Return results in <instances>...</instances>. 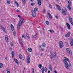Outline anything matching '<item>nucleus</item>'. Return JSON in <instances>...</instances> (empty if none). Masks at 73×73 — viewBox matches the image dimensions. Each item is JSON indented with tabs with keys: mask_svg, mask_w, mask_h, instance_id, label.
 <instances>
[{
	"mask_svg": "<svg viewBox=\"0 0 73 73\" xmlns=\"http://www.w3.org/2000/svg\"><path fill=\"white\" fill-rule=\"evenodd\" d=\"M65 59L64 60L63 62L65 63V66L66 69H69V66H72V65L70 63V60L68 58L64 57Z\"/></svg>",
	"mask_w": 73,
	"mask_h": 73,
	"instance_id": "f257e3e1",
	"label": "nucleus"
},
{
	"mask_svg": "<svg viewBox=\"0 0 73 73\" xmlns=\"http://www.w3.org/2000/svg\"><path fill=\"white\" fill-rule=\"evenodd\" d=\"M23 21H24V18L21 19L20 20L19 24H18L17 25V29H19L20 27V26L22 25V24H23Z\"/></svg>",
	"mask_w": 73,
	"mask_h": 73,
	"instance_id": "f03ea898",
	"label": "nucleus"
},
{
	"mask_svg": "<svg viewBox=\"0 0 73 73\" xmlns=\"http://www.w3.org/2000/svg\"><path fill=\"white\" fill-rule=\"evenodd\" d=\"M67 2H68V8L69 10L70 11L71 10V7L70 6L72 5V4H71V2H70V0H67Z\"/></svg>",
	"mask_w": 73,
	"mask_h": 73,
	"instance_id": "7ed1b4c3",
	"label": "nucleus"
},
{
	"mask_svg": "<svg viewBox=\"0 0 73 73\" xmlns=\"http://www.w3.org/2000/svg\"><path fill=\"white\" fill-rule=\"evenodd\" d=\"M34 11L32 12V16L33 17H35L36 16V14H35V12H37L38 11V8H35L34 9Z\"/></svg>",
	"mask_w": 73,
	"mask_h": 73,
	"instance_id": "20e7f679",
	"label": "nucleus"
},
{
	"mask_svg": "<svg viewBox=\"0 0 73 73\" xmlns=\"http://www.w3.org/2000/svg\"><path fill=\"white\" fill-rule=\"evenodd\" d=\"M66 50H67L68 53H69L70 54V55H72V51H71V50H70V48H67Z\"/></svg>",
	"mask_w": 73,
	"mask_h": 73,
	"instance_id": "39448f33",
	"label": "nucleus"
},
{
	"mask_svg": "<svg viewBox=\"0 0 73 73\" xmlns=\"http://www.w3.org/2000/svg\"><path fill=\"white\" fill-rule=\"evenodd\" d=\"M63 42L62 41H60L59 42V47L60 48H61L63 47Z\"/></svg>",
	"mask_w": 73,
	"mask_h": 73,
	"instance_id": "423d86ee",
	"label": "nucleus"
},
{
	"mask_svg": "<svg viewBox=\"0 0 73 73\" xmlns=\"http://www.w3.org/2000/svg\"><path fill=\"white\" fill-rule=\"evenodd\" d=\"M69 20L70 21L71 24L73 26V22H72V18L70 17L69 16Z\"/></svg>",
	"mask_w": 73,
	"mask_h": 73,
	"instance_id": "0eeeda50",
	"label": "nucleus"
},
{
	"mask_svg": "<svg viewBox=\"0 0 73 73\" xmlns=\"http://www.w3.org/2000/svg\"><path fill=\"white\" fill-rule=\"evenodd\" d=\"M31 61V59H30V57L29 56L27 57V62L28 64H30V62Z\"/></svg>",
	"mask_w": 73,
	"mask_h": 73,
	"instance_id": "6e6552de",
	"label": "nucleus"
},
{
	"mask_svg": "<svg viewBox=\"0 0 73 73\" xmlns=\"http://www.w3.org/2000/svg\"><path fill=\"white\" fill-rule=\"evenodd\" d=\"M38 4L39 5H41V0H37Z\"/></svg>",
	"mask_w": 73,
	"mask_h": 73,
	"instance_id": "1a4fd4ad",
	"label": "nucleus"
},
{
	"mask_svg": "<svg viewBox=\"0 0 73 73\" xmlns=\"http://www.w3.org/2000/svg\"><path fill=\"white\" fill-rule=\"evenodd\" d=\"M66 25L68 28V29H70V25L68 23H66Z\"/></svg>",
	"mask_w": 73,
	"mask_h": 73,
	"instance_id": "9d476101",
	"label": "nucleus"
},
{
	"mask_svg": "<svg viewBox=\"0 0 73 73\" xmlns=\"http://www.w3.org/2000/svg\"><path fill=\"white\" fill-rule=\"evenodd\" d=\"M11 31H13L14 29V27L13 25L12 24L11 25Z\"/></svg>",
	"mask_w": 73,
	"mask_h": 73,
	"instance_id": "9b49d317",
	"label": "nucleus"
},
{
	"mask_svg": "<svg viewBox=\"0 0 73 73\" xmlns=\"http://www.w3.org/2000/svg\"><path fill=\"white\" fill-rule=\"evenodd\" d=\"M15 61V62L17 64H19V61L17 60V59L16 58H14V59Z\"/></svg>",
	"mask_w": 73,
	"mask_h": 73,
	"instance_id": "f8f14e48",
	"label": "nucleus"
},
{
	"mask_svg": "<svg viewBox=\"0 0 73 73\" xmlns=\"http://www.w3.org/2000/svg\"><path fill=\"white\" fill-rule=\"evenodd\" d=\"M62 12L63 15H66V14L64 10H62Z\"/></svg>",
	"mask_w": 73,
	"mask_h": 73,
	"instance_id": "ddd939ff",
	"label": "nucleus"
},
{
	"mask_svg": "<svg viewBox=\"0 0 73 73\" xmlns=\"http://www.w3.org/2000/svg\"><path fill=\"white\" fill-rule=\"evenodd\" d=\"M70 35V32H69L66 35V37H69Z\"/></svg>",
	"mask_w": 73,
	"mask_h": 73,
	"instance_id": "4468645a",
	"label": "nucleus"
},
{
	"mask_svg": "<svg viewBox=\"0 0 73 73\" xmlns=\"http://www.w3.org/2000/svg\"><path fill=\"white\" fill-rule=\"evenodd\" d=\"M48 67L49 69H50V70H52V66H51L50 64L49 65Z\"/></svg>",
	"mask_w": 73,
	"mask_h": 73,
	"instance_id": "2eb2a0df",
	"label": "nucleus"
},
{
	"mask_svg": "<svg viewBox=\"0 0 73 73\" xmlns=\"http://www.w3.org/2000/svg\"><path fill=\"white\" fill-rule=\"evenodd\" d=\"M37 34H36V35L34 36L33 35L32 36V37H33V38H37Z\"/></svg>",
	"mask_w": 73,
	"mask_h": 73,
	"instance_id": "dca6fc26",
	"label": "nucleus"
},
{
	"mask_svg": "<svg viewBox=\"0 0 73 73\" xmlns=\"http://www.w3.org/2000/svg\"><path fill=\"white\" fill-rule=\"evenodd\" d=\"M28 50L29 52H32V48H28Z\"/></svg>",
	"mask_w": 73,
	"mask_h": 73,
	"instance_id": "f3484780",
	"label": "nucleus"
},
{
	"mask_svg": "<svg viewBox=\"0 0 73 73\" xmlns=\"http://www.w3.org/2000/svg\"><path fill=\"white\" fill-rule=\"evenodd\" d=\"M1 28L3 30V31L4 32H6L5 31V29L4 28V27H2V26H1Z\"/></svg>",
	"mask_w": 73,
	"mask_h": 73,
	"instance_id": "a211bd4d",
	"label": "nucleus"
},
{
	"mask_svg": "<svg viewBox=\"0 0 73 73\" xmlns=\"http://www.w3.org/2000/svg\"><path fill=\"white\" fill-rule=\"evenodd\" d=\"M26 35L28 38H30V37H29V35L27 33H26Z\"/></svg>",
	"mask_w": 73,
	"mask_h": 73,
	"instance_id": "6ab92c4d",
	"label": "nucleus"
},
{
	"mask_svg": "<svg viewBox=\"0 0 73 73\" xmlns=\"http://www.w3.org/2000/svg\"><path fill=\"white\" fill-rule=\"evenodd\" d=\"M38 67L39 68H40V69L41 68V67H42V65H41V64H39L38 66Z\"/></svg>",
	"mask_w": 73,
	"mask_h": 73,
	"instance_id": "aec40b11",
	"label": "nucleus"
},
{
	"mask_svg": "<svg viewBox=\"0 0 73 73\" xmlns=\"http://www.w3.org/2000/svg\"><path fill=\"white\" fill-rule=\"evenodd\" d=\"M19 57L21 59L23 58V56L21 54H19Z\"/></svg>",
	"mask_w": 73,
	"mask_h": 73,
	"instance_id": "412c9836",
	"label": "nucleus"
},
{
	"mask_svg": "<svg viewBox=\"0 0 73 73\" xmlns=\"http://www.w3.org/2000/svg\"><path fill=\"white\" fill-rule=\"evenodd\" d=\"M3 63H0V68H3Z\"/></svg>",
	"mask_w": 73,
	"mask_h": 73,
	"instance_id": "4be33fe9",
	"label": "nucleus"
},
{
	"mask_svg": "<svg viewBox=\"0 0 73 73\" xmlns=\"http://www.w3.org/2000/svg\"><path fill=\"white\" fill-rule=\"evenodd\" d=\"M15 3L16 4H17V5L18 7H19V4L17 2V1H15Z\"/></svg>",
	"mask_w": 73,
	"mask_h": 73,
	"instance_id": "5701e85b",
	"label": "nucleus"
},
{
	"mask_svg": "<svg viewBox=\"0 0 73 73\" xmlns=\"http://www.w3.org/2000/svg\"><path fill=\"white\" fill-rule=\"evenodd\" d=\"M7 3L9 4H10V3H11V0H7Z\"/></svg>",
	"mask_w": 73,
	"mask_h": 73,
	"instance_id": "b1692460",
	"label": "nucleus"
},
{
	"mask_svg": "<svg viewBox=\"0 0 73 73\" xmlns=\"http://www.w3.org/2000/svg\"><path fill=\"white\" fill-rule=\"evenodd\" d=\"M58 9L59 11H61V7H60V6H58Z\"/></svg>",
	"mask_w": 73,
	"mask_h": 73,
	"instance_id": "393cba45",
	"label": "nucleus"
},
{
	"mask_svg": "<svg viewBox=\"0 0 73 73\" xmlns=\"http://www.w3.org/2000/svg\"><path fill=\"white\" fill-rule=\"evenodd\" d=\"M41 46H42L43 47H45V43H42V44L41 45Z\"/></svg>",
	"mask_w": 73,
	"mask_h": 73,
	"instance_id": "a878e982",
	"label": "nucleus"
},
{
	"mask_svg": "<svg viewBox=\"0 0 73 73\" xmlns=\"http://www.w3.org/2000/svg\"><path fill=\"white\" fill-rule=\"evenodd\" d=\"M46 23L47 25H49V22L48 21H46Z\"/></svg>",
	"mask_w": 73,
	"mask_h": 73,
	"instance_id": "bb28decb",
	"label": "nucleus"
},
{
	"mask_svg": "<svg viewBox=\"0 0 73 73\" xmlns=\"http://www.w3.org/2000/svg\"><path fill=\"white\" fill-rule=\"evenodd\" d=\"M54 56L55 57H57V54H56L54 53Z\"/></svg>",
	"mask_w": 73,
	"mask_h": 73,
	"instance_id": "cd10ccee",
	"label": "nucleus"
},
{
	"mask_svg": "<svg viewBox=\"0 0 73 73\" xmlns=\"http://www.w3.org/2000/svg\"><path fill=\"white\" fill-rule=\"evenodd\" d=\"M22 2L23 3V4L25 5V0H22Z\"/></svg>",
	"mask_w": 73,
	"mask_h": 73,
	"instance_id": "c85d7f7f",
	"label": "nucleus"
},
{
	"mask_svg": "<svg viewBox=\"0 0 73 73\" xmlns=\"http://www.w3.org/2000/svg\"><path fill=\"white\" fill-rule=\"evenodd\" d=\"M35 4V3H32L31 4V5H32V6H33V5H34Z\"/></svg>",
	"mask_w": 73,
	"mask_h": 73,
	"instance_id": "c756f323",
	"label": "nucleus"
},
{
	"mask_svg": "<svg viewBox=\"0 0 73 73\" xmlns=\"http://www.w3.org/2000/svg\"><path fill=\"white\" fill-rule=\"evenodd\" d=\"M11 55H14L15 54V53H14V51H13L11 53Z\"/></svg>",
	"mask_w": 73,
	"mask_h": 73,
	"instance_id": "7c9ffc66",
	"label": "nucleus"
},
{
	"mask_svg": "<svg viewBox=\"0 0 73 73\" xmlns=\"http://www.w3.org/2000/svg\"><path fill=\"white\" fill-rule=\"evenodd\" d=\"M41 51H42V52H43V51H44V48H41L40 49Z\"/></svg>",
	"mask_w": 73,
	"mask_h": 73,
	"instance_id": "2f4dec72",
	"label": "nucleus"
},
{
	"mask_svg": "<svg viewBox=\"0 0 73 73\" xmlns=\"http://www.w3.org/2000/svg\"><path fill=\"white\" fill-rule=\"evenodd\" d=\"M49 18L50 19H52V17L51 15H49Z\"/></svg>",
	"mask_w": 73,
	"mask_h": 73,
	"instance_id": "473e14b6",
	"label": "nucleus"
},
{
	"mask_svg": "<svg viewBox=\"0 0 73 73\" xmlns=\"http://www.w3.org/2000/svg\"><path fill=\"white\" fill-rule=\"evenodd\" d=\"M22 38H26V36H24L23 35H22Z\"/></svg>",
	"mask_w": 73,
	"mask_h": 73,
	"instance_id": "72a5a7b5",
	"label": "nucleus"
},
{
	"mask_svg": "<svg viewBox=\"0 0 73 73\" xmlns=\"http://www.w3.org/2000/svg\"><path fill=\"white\" fill-rule=\"evenodd\" d=\"M13 35H14V36H16V32L15 31H14V32L13 33Z\"/></svg>",
	"mask_w": 73,
	"mask_h": 73,
	"instance_id": "f704fd0d",
	"label": "nucleus"
},
{
	"mask_svg": "<svg viewBox=\"0 0 73 73\" xmlns=\"http://www.w3.org/2000/svg\"><path fill=\"white\" fill-rule=\"evenodd\" d=\"M50 57H51L52 58H53V55L52 54H51V55H50Z\"/></svg>",
	"mask_w": 73,
	"mask_h": 73,
	"instance_id": "c9c22d12",
	"label": "nucleus"
},
{
	"mask_svg": "<svg viewBox=\"0 0 73 73\" xmlns=\"http://www.w3.org/2000/svg\"><path fill=\"white\" fill-rule=\"evenodd\" d=\"M10 45H11V46H13V43L11 42L10 43Z\"/></svg>",
	"mask_w": 73,
	"mask_h": 73,
	"instance_id": "e433bc0d",
	"label": "nucleus"
},
{
	"mask_svg": "<svg viewBox=\"0 0 73 73\" xmlns=\"http://www.w3.org/2000/svg\"><path fill=\"white\" fill-rule=\"evenodd\" d=\"M49 7L50 8H51V9H52V6L50 4H49Z\"/></svg>",
	"mask_w": 73,
	"mask_h": 73,
	"instance_id": "4c0bfd02",
	"label": "nucleus"
},
{
	"mask_svg": "<svg viewBox=\"0 0 73 73\" xmlns=\"http://www.w3.org/2000/svg\"><path fill=\"white\" fill-rule=\"evenodd\" d=\"M42 73H44V69L42 68Z\"/></svg>",
	"mask_w": 73,
	"mask_h": 73,
	"instance_id": "58836bf2",
	"label": "nucleus"
},
{
	"mask_svg": "<svg viewBox=\"0 0 73 73\" xmlns=\"http://www.w3.org/2000/svg\"><path fill=\"white\" fill-rule=\"evenodd\" d=\"M44 71L45 72H46L47 71V68L46 67L44 68Z\"/></svg>",
	"mask_w": 73,
	"mask_h": 73,
	"instance_id": "ea45409f",
	"label": "nucleus"
},
{
	"mask_svg": "<svg viewBox=\"0 0 73 73\" xmlns=\"http://www.w3.org/2000/svg\"><path fill=\"white\" fill-rule=\"evenodd\" d=\"M9 50H10L11 51V50H12V48L11 47H9Z\"/></svg>",
	"mask_w": 73,
	"mask_h": 73,
	"instance_id": "a19ab883",
	"label": "nucleus"
},
{
	"mask_svg": "<svg viewBox=\"0 0 73 73\" xmlns=\"http://www.w3.org/2000/svg\"><path fill=\"white\" fill-rule=\"evenodd\" d=\"M71 45V46H73V42H71L70 43Z\"/></svg>",
	"mask_w": 73,
	"mask_h": 73,
	"instance_id": "79ce46f5",
	"label": "nucleus"
},
{
	"mask_svg": "<svg viewBox=\"0 0 73 73\" xmlns=\"http://www.w3.org/2000/svg\"><path fill=\"white\" fill-rule=\"evenodd\" d=\"M54 31L53 30H50V33H53V32H54Z\"/></svg>",
	"mask_w": 73,
	"mask_h": 73,
	"instance_id": "37998d69",
	"label": "nucleus"
},
{
	"mask_svg": "<svg viewBox=\"0 0 73 73\" xmlns=\"http://www.w3.org/2000/svg\"><path fill=\"white\" fill-rule=\"evenodd\" d=\"M7 73H10V72H9V70H7Z\"/></svg>",
	"mask_w": 73,
	"mask_h": 73,
	"instance_id": "c03bdc74",
	"label": "nucleus"
},
{
	"mask_svg": "<svg viewBox=\"0 0 73 73\" xmlns=\"http://www.w3.org/2000/svg\"><path fill=\"white\" fill-rule=\"evenodd\" d=\"M21 46H23V43L22 42V43H20V44Z\"/></svg>",
	"mask_w": 73,
	"mask_h": 73,
	"instance_id": "a18cd8bd",
	"label": "nucleus"
},
{
	"mask_svg": "<svg viewBox=\"0 0 73 73\" xmlns=\"http://www.w3.org/2000/svg\"><path fill=\"white\" fill-rule=\"evenodd\" d=\"M33 70L32 71V73H35L34 69L33 68Z\"/></svg>",
	"mask_w": 73,
	"mask_h": 73,
	"instance_id": "49530a36",
	"label": "nucleus"
},
{
	"mask_svg": "<svg viewBox=\"0 0 73 73\" xmlns=\"http://www.w3.org/2000/svg\"><path fill=\"white\" fill-rule=\"evenodd\" d=\"M8 38H5V40L6 41H7V42H8Z\"/></svg>",
	"mask_w": 73,
	"mask_h": 73,
	"instance_id": "de8ad7c7",
	"label": "nucleus"
},
{
	"mask_svg": "<svg viewBox=\"0 0 73 73\" xmlns=\"http://www.w3.org/2000/svg\"><path fill=\"white\" fill-rule=\"evenodd\" d=\"M43 13H45V10L44 9L43 10Z\"/></svg>",
	"mask_w": 73,
	"mask_h": 73,
	"instance_id": "09e8293b",
	"label": "nucleus"
},
{
	"mask_svg": "<svg viewBox=\"0 0 73 73\" xmlns=\"http://www.w3.org/2000/svg\"><path fill=\"white\" fill-rule=\"evenodd\" d=\"M17 12H19V13H20V11L19 10H17Z\"/></svg>",
	"mask_w": 73,
	"mask_h": 73,
	"instance_id": "8fccbe9b",
	"label": "nucleus"
},
{
	"mask_svg": "<svg viewBox=\"0 0 73 73\" xmlns=\"http://www.w3.org/2000/svg\"><path fill=\"white\" fill-rule=\"evenodd\" d=\"M65 44H66V45H68V43L66 42H65Z\"/></svg>",
	"mask_w": 73,
	"mask_h": 73,
	"instance_id": "3c124183",
	"label": "nucleus"
},
{
	"mask_svg": "<svg viewBox=\"0 0 73 73\" xmlns=\"http://www.w3.org/2000/svg\"><path fill=\"white\" fill-rule=\"evenodd\" d=\"M18 17H19V18H21V16H20V15H18Z\"/></svg>",
	"mask_w": 73,
	"mask_h": 73,
	"instance_id": "603ef678",
	"label": "nucleus"
},
{
	"mask_svg": "<svg viewBox=\"0 0 73 73\" xmlns=\"http://www.w3.org/2000/svg\"><path fill=\"white\" fill-rule=\"evenodd\" d=\"M64 11H66V12H67V10H66V9H65Z\"/></svg>",
	"mask_w": 73,
	"mask_h": 73,
	"instance_id": "864d4df0",
	"label": "nucleus"
},
{
	"mask_svg": "<svg viewBox=\"0 0 73 73\" xmlns=\"http://www.w3.org/2000/svg\"><path fill=\"white\" fill-rule=\"evenodd\" d=\"M55 5L56 6V7H58V6L59 5H57V4H55Z\"/></svg>",
	"mask_w": 73,
	"mask_h": 73,
	"instance_id": "5fc2aeb1",
	"label": "nucleus"
},
{
	"mask_svg": "<svg viewBox=\"0 0 73 73\" xmlns=\"http://www.w3.org/2000/svg\"><path fill=\"white\" fill-rule=\"evenodd\" d=\"M30 1H31V2H33L34 0H29Z\"/></svg>",
	"mask_w": 73,
	"mask_h": 73,
	"instance_id": "6e6d98bb",
	"label": "nucleus"
},
{
	"mask_svg": "<svg viewBox=\"0 0 73 73\" xmlns=\"http://www.w3.org/2000/svg\"><path fill=\"white\" fill-rule=\"evenodd\" d=\"M54 72L55 73H57V71H56V70H55L54 71Z\"/></svg>",
	"mask_w": 73,
	"mask_h": 73,
	"instance_id": "4d7b16f0",
	"label": "nucleus"
},
{
	"mask_svg": "<svg viewBox=\"0 0 73 73\" xmlns=\"http://www.w3.org/2000/svg\"><path fill=\"white\" fill-rule=\"evenodd\" d=\"M55 17L56 19H58V16H55Z\"/></svg>",
	"mask_w": 73,
	"mask_h": 73,
	"instance_id": "13d9d810",
	"label": "nucleus"
},
{
	"mask_svg": "<svg viewBox=\"0 0 73 73\" xmlns=\"http://www.w3.org/2000/svg\"><path fill=\"white\" fill-rule=\"evenodd\" d=\"M39 32H40V34H41V31L39 30Z\"/></svg>",
	"mask_w": 73,
	"mask_h": 73,
	"instance_id": "bf43d9fd",
	"label": "nucleus"
},
{
	"mask_svg": "<svg viewBox=\"0 0 73 73\" xmlns=\"http://www.w3.org/2000/svg\"><path fill=\"white\" fill-rule=\"evenodd\" d=\"M48 73H50V70H48Z\"/></svg>",
	"mask_w": 73,
	"mask_h": 73,
	"instance_id": "052dcab7",
	"label": "nucleus"
},
{
	"mask_svg": "<svg viewBox=\"0 0 73 73\" xmlns=\"http://www.w3.org/2000/svg\"><path fill=\"white\" fill-rule=\"evenodd\" d=\"M12 57L13 58V57H14V55H12Z\"/></svg>",
	"mask_w": 73,
	"mask_h": 73,
	"instance_id": "680f3d73",
	"label": "nucleus"
},
{
	"mask_svg": "<svg viewBox=\"0 0 73 73\" xmlns=\"http://www.w3.org/2000/svg\"><path fill=\"white\" fill-rule=\"evenodd\" d=\"M48 16H50V15H51L50 14V13H49L48 14Z\"/></svg>",
	"mask_w": 73,
	"mask_h": 73,
	"instance_id": "e2e57ef3",
	"label": "nucleus"
},
{
	"mask_svg": "<svg viewBox=\"0 0 73 73\" xmlns=\"http://www.w3.org/2000/svg\"><path fill=\"white\" fill-rule=\"evenodd\" d=\"M5 58L6 60H7V57H5Z\"/></svg>",
	"mask_w": 73,
	"mask_h": 73,
	"instance_id": "0e129e2a",
	"label": "nucleus"
},
{
	"mask_svg": "<svg viewBox=\"0 0 73 73\" xmlns=\"http://www.w3.org/2000/svg\"><path fill=\"white\" fill-rule=\"evenodd\" d=\"M47 13V14H49V11H48Z\"/></svg>",
	"mask_w": 73,
	"mask_h": 73,
	"instance_id": "69168bd1",
	"label": "nucleus"
},
{
	"mask_svg": "<svg viewBox=\"0 0 73 73\" xmlns=\"http://www.w3.org/2000/svg\"><path fill=\"white\" fill-rule=\"evenodd\" d=\"M43 54V53H42L40 54V56H42Z\"/></svg>",
	"mask_w": 73,
	"mask_h": 73,
	"instance_id": "338daca9",
	"label": "nucleus"
},
{
	"mask_svg": "<svg viewBox=\"0 0 73 73\" xmlns=\"http://www.w3.org/2000/svg\"><path fill=\"white\" fill-rule=\"evenodd\" d=\"M42 69H44V66L42 67Z\"/></svg>",
	"mask_w": 73,
	"mask_h": 73,
	"instance_id": "774afa93",
	"label": "nucleus"
}]
</instances>
